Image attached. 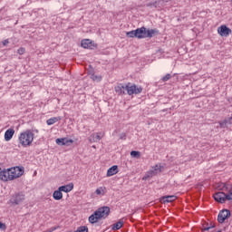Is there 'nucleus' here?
I'll list each match as a JSON object with an SVG mask.
<instances>
[{
  "label": "nucleus",
  "instance_id": "obj_8",
  "mask_svg": "<svg viewBox=\"0 0 232 232\" xmlns=\"http://www.w3.org/2000/svg\"><path fill=\"white\" fill-rule=\"evenodd\" d=\"M221 191H225L227 200H232V185L229 183H223Z\"/></svg>",
  "mask_w": 232,
  "mask_h": 232
},
{
  "label": "nucleus",
  "instance_id": "obj_12",
  "mask_svg": "<svg viewBox=\"0 0 232 232\" xmlns=\"http://www.w3.org/2000/svg\"><path fill=\"white\" fill-rule=\"evenodd\" d=\"M136 39H146V27L136 29Z\"/></svg>",
  "mask_w": 232,
  "mask_h": 232
},
{
  "label": "nucleus",
  "instance_id": "obj_11",
  "mask_svg": "<svg viewBox=\"0 0 232 232\" xmlns=\"http://www.w3.org/2000/svg\"><path fill=\"white\" fill-rule=\"evenodd\" d=\"M0 180H4L6 182L7 180H10V172L9 169H0Z\"/></svg>",
  "mask_w": 232,
  "mask_h": 232
},
{
  "label": "nucleus",
  "instance_id": "obj_3",
  "mask_svg": "<svg viewBox=\"0 0 232 232\" xmlns=\"http://www.w3.org/2000/svg\"><path fill=\"white\" fill-rule=\"evenodd\" d=\"M24 173V169L19 167L11 168L9 169V180L19 179V177H23Z\"/></svg>",
  "mask_w": 232,
  "mask_h": 232
},
{
  "label": "nucleus",
  "instance_id": "obj_34",
  "mask_svg": "<svg viewBox=\"0 0 232 232\" xmlns=\"http://www.w3.org/2000/svg\"><path fill=\"white\" fill-rule=\"evenodd\" d=\"M58 228H59V227H53L49 228V229L47 230V232H53V231H55V230L58 229Z\"/></svg>",
  "mask_w": 232,
  "mask_h": 232
},
{
  "label": "nucleus",
  "instance_id": "obj_31",
  "mask_svg": "<svg viewBox=\"0 0 232 232\" xmlns=\"http://www.w3.org/2000/svg\"><path fill=\"white\" fill-rule=\"evenodd\" d=\"M91 79H92V81H98V82H100V81H102V77L97 76V75H95V74H92Z\"/></svg>",
  "mask_w": 232,
  "mask_h": 232
},
{
  "label": "nucleus",
  "instance_id": "obj_36",
  "mask_svg": "<svg viewBox=\"0 0 232 232\" xmlns=\"http://www.w3.org/2000/svg\"><path fill=\"white\" fill-rule=\"evenodd\" d=\"M154 8H160V5H159V1L154 2Z\"/></svg>",
  "mask_w": 232,
  "mask_h": 232
},
{
  "label": "nucleus",
  "instance_id": "obj_28",
  "mask_svg": "<svg viewBox=\"0 0 232 232\" xmlns=\"http://www.w3.org/2000/svg\"><path fill=\"white\" fill-rule=\"evenodd\" d=\"M74 232H88V227L81 226Z\"/></svg>",
  "mask_w": 232,
  "mask_h": 232
},
{
  "label": "nucleus",
  "instance_id": "obj_7",
  "mask_svg": "<svg viewBox=\"0 0 232 232\" xmlns=\"http://www.w3.org/2000/svg\"><path fill=\"white\" fill-rule=\"evenodd\" d=\"M218 34H219L221 37H229L232 34V30L226 24H223L218 28Z\"/></svg>",
  "mask_w": 232,
  "mask_h": 232
},
{
  "label": "nucleus",
  "instance_id": "obj_9",
  "mask_svg": "<svg viewBox=\"0 0 232 232\" xmlns=\"http://www.w3.org/2000/svg\"><path fill=\"white\" fill-rule=\"evenodd\" d=\"M24 200V196L22 193L15 194L12 196L10 202L11 204H14V206H19Z\"/></svg>",
  "mask_w": 232,
  "mask_h": 232
},
{
  "label": "nucleus",
  "instance_id": "obj_16",
  "mask_svg": "<svg viewBox=\"0 0 232 232\" xmlns=\"http://www.w3.org/2000/svg\"><path fill=\"white\" fill-rule=\"evenodd\" d=\"M68 142H71L72 144L73 142V140H68L66 138L56 139V144H58V146H66Z\"/></svg>",
  "mask_w": 232,
  "mask_h": 232
},
{
  "label": "nucleus",
  "instance_id": "obj_26",
  "mask_svg": "<svg viewBox=\"0 0 232 232\" xmlns=\"http://www.w3.org/2000/svg\"><path fill=\"white\" fill-rule=\"evenodd\" d=\"M126 37H130V38L137 37V31L132 30V31L127 32Z\"/></svg>",
  "mask_w": 232,
  "mask_h": 232
},
{
  "label": "nucleus",
  "instance_id": "obj_35",
  "mask_svg": "<svg viewBox=\"0 0 232 232\" xmlns=\"http://www.w3.org/2000/svg\"><path fill=\"white\" fill-rule=\"evenodd\" d=\"M95 193H96V195H102V190L101 188H97L95 190Z\"/></svg>",
  "mask_w": 232,
  "mask_h": 232
},
{
  "label": "nucleus",
  "instance_id": "obj_40",
  "mask_svg": "<svg viewBox=\"0 0 232 232\" xmlns=\"http://www.w3.org/2000/svg\"><path fill=\"white\" fill-rule=\"evenodd\" d=\"M120 139H126V134H121Z\"/></svg>",
  "mask_w": 232,
  "mask_h": 232
},
{
  "label": "nucleus",
  "instance_id": "obj_20",
  "mask_svg": "<svg viewBox=\"0 0 232 232\" xmlns=\"http://www.w3.org/2000/svg\"><path fill=\"white\" fill-rule=\"evenodd\" d=\"M177 200V196H164L162 198V203L163 204H166V203H169V202H173Z\"/></svg>",
  "mask_w": 232,
  "mask_h": 232
},
{
  "label": "nucleus",
  "instance_id": "obj_22",
  "mask_svg": "<svg viewBox=\"0 0 232 232\" xmlns=\"http://www.w3.org/2000/svg\"><path fill=\"white\" fill-rule=\"evenodd\" d=\"M53 198H54V200H61L63 198V192L60 188L53 193Z\"/></svg>",
  "mask_w": 232,
  "mask_h": 232
},
{
  "label": "nucleus",
  "instance_id": "obj_37",
  "mask_svg": "<svg viewBox=\"0 0 232 232\" xmlns=\"http://www.w3.org/2000/svg\"><path fill=\"white\" fill-rule=\"evenodd\" d=\"M5 225L0 222V229H5Z\"/></svg>",
  "mask_w": 232,
  "mask_h": 232
},
{
  "label": "nucleus",
  "instance_id": "obj_18",
  "mask_svg": "<svg viewBox=\"0 0 232 232\" xmlns=\"http://www.w3.org/2000/svg\"><path fill=\"white\" fill-rule=\"evenodd\" d=\"M115 92L118 93V95H124L126 93V86L121 83L115 87Z\"/></svg>",
  "mask_w": 232,
  "mask_h": 232
},
{
  "label": "nucleus",
  "instance_id": "obj_5",
  "mask_svg": "<svg viewBox=\"0 0 232 232\" xmlns=\"http://www.w3.org/2000/svg\"><path fill=\"white\" fill-rule=\"evenodd\" d=\"M160 171H161L160 166L156 165L152 167L149 171H147L145 176L142 178V180H148L149 179H153V177H155V175H157L158 173H160Z\"/></svg>",
  "mask_w": 232,
  "mask_h": 232
},
{
  "label": "nucleus",
  "instance_id": "obj_19",
  "mask_svg": "<svg viewBox=\"0 0 232 232\" xmlns=\"http://www.w3.org/2000/svg\"><path fill=\"white\" fill-rule=\"evenodd\" d=\"M122 226H124V219H120L117 223L111 226V229L112 231H119Z\"/></svg>",
  "mask_w": 232,
  "mask_h": 232
},
{
  "label": "nucleus",
  "instance_id": "obj_4",
  "mask_svg": "<svg viewBox=\"0 0 232 232\" xmlns=\"http://www.w3.org/2000/svg\"><path fill=\"white\" fill-rule=\"evenodd\" d=\"M125 88L128 95H139V93L142 92V87H137V85L135 84L131 85V83L130 82L127 85H125Z\"/></svg>",
  "mask_w": 232,
  "mask_h": 232
},
{
  "label": "nucleus",
  "instance_id": "obj_2",
  "mask_svg": "<svg viewBox=\"0 0 232 232\" xmlns=\"http://www.w3.org/2000/svg\"><path fill=\"white\" fill-rule=\"evenodd\" d=\"M110 215V207L99 208L92 215L89 217L91 224H97L101 218H108Z\"/></svg>",
  "mask_w": 232,
  "mask_h": 232
},
{
  "label": "nucleus",
  "instance_id": "obj_41",
  "mask_svg": "<svg viewBox=\"0 0 232 232\" xmlns=\"http://www.w3.org/2000/svg\"><path fill=\"white\" fill-rule=\"evenodd\" d=\"M217 232H222V230H218V231H217Z\"/></svg>",
  "mask_w": 232,
  "mask_h": 232
},
{
  "label": "nucleus",
  "instance_id": "obj_6",
  "mask_svg": "<svg viewBox=\"0 0 232 232\" xmlns=\"http://www.w3.org/2000/svg\"><path fill=\"white\" fill-rule=\"evenodd\" d=\"M229 217H231V211L228 209H223L218 216V222H219V224H224V222H226L227 218H229Z\"/></svg>",
  "mask_w": 232,
  "mask_h": 232
},
{
  "label": "nucleus",
  "instance_id": "obj_25",
  "mask_svg": "<svg viewBox=\"0 0 232 232\" xmlns=\"http://www.w3.org/2000/svg\"><path fill=\"white\" fill-rule=\"evenodd\" d=\"M81 44L82 48H92V41L89 39L82 40Z\"/></svg>",
  "mask_w": 232,
  "mask_h": 232
},
{
  "label": "nucleus",
  "instance_id": "obj_21",
  "mask_svg": "<svg viewBox=\"0 0 232 232\" xmlns=\"http://www.w3.org/2000/svg\"><path fill=\"white\" fill-rule=\"evenodd\" d=\"M232 124V117L224 120L223 121L219 122L220 128H227V126Z\"/></svg>",
  "mask_w": 232,
  "mask_h": 232
},
{
  "label": "nucleus",
  "instance_id": "obj_13",
  "mask_svg": "<svg viewBox=\"0 0 232 232\" xmlns=\"http://www.w3.org/2000/svg\"><path fill=\"white\" fill-rule=\"evenodd\" d=\"M102 137H104V133L102 132H99V133H93L89 137V140L90 142H99V140H101V139H102Z\"/></svg>",
  "mask_w": 232,
  "mask_h": 232
},
{
  "label": "nucleus",
  "instance_id": "obj_27",
  "mask_svg": "<svg viewBox=\"0 0 232 232\" xmlns=\"http://www.w3.org/2000/svg\"><path fill=\"white\" fill-rule=\"evenodd\" d=\"M130 156L133 157L134 159H140V152L137 150H132L130 152Z\"/></svg>",
  "mask_w": 232,
  "mask_h": 232
},
{
  "label": "nucleus",
  "instance_id": "obj_30",
  "mask_svg": "<svg viewBox=\"0 0 232 232\" xmlns=\"http://www.w3.org/2000/svg\"><path fill=\"white\" fill-rule=\"evenodd\" d=\"M170 79H171V74L167 73L165 76L162 77L161 81H163V82H166L167 81H169Z\"/></svg>",
  "mask_w": 232,
  "mask_h": 232
},
{
  "label": "nucleus",
  "instance_id": "obj_39",
  "mask_svg": "<svg viewBox=\"0 0 232 232\" xmlns=\"http://www.w3.org/2000/svg\"><path fill=\"white\" fill-rule=\"evenodd\" d=\"M211 227H205V228H204V231H209V229H211Z\"/></svg>",
  "mask_w": 232,
  "mask_h": 232
},
{
  "label": "nucleus",
  "instance_id": "obj_33",
  "mask_svg": "<svg viewBox=\"0 0 232 232\" xmlns=\"http://www.w3.org/2000/svg\"><path fill=\"white\" fill-rule=\"evenodd\" d=\"M146 6H148L149 8H155V2H150L146 4Z\"/></svg>",
  "mask_w": 232,
  "mask_h": 232
},
{
  "label": "nucleus",
  "instance_id": "obj_15",
  "mask_svg": "<svg viewBox=\"0 0 232 232\" xmlns=\"http://www.w3.org/2000/svg\"><path fill=\"white\" fill-rule=\"evenodd\" d=\"M58 189H60V191H63V193H70V191H72V189H73V183H69L67 185H63L58 188Z\"/></svg>",
  "mask_w": 232,
  "mask_h": 232
},
{
  "label": "nucleus",
  "instance_id": "obj_14",
  "mask_svg": "<svg viewBox=\"0 0 232 232\" xmlns=\"http://www.w3.org/2000/svg\"><path fill=\"white\" fill-rule=\"evenodd\" d=\"M119 173V167L117 165H113L107 170V177H113V175H117Z\"/></svg>",
  "mask_w": 232,
  "mask_h": 232
},
{
  "label": "nucleus",
  "instance_id": "obj_24",
  "mask_svg": "<svg viewBox=\"0 0 232 232\" xmlns=\"http://www.w3.org/2000/svg\"><path fill=\"white\" fill-rule=\"evenodd\" d=\"M155 34H157V30L155 29H149L145 31V35L146 38L151 39V37H153V35H155Z\"/></svg>",
  "mask_w": 232,
  "mask_h": 232
},
{
  "label": "nucleus",
  "instance_id": "obj_29",
  "mask_svg": "<svg viewBox=\"0 0 232 232\" xmlns=\"http://www.w3.org/2000/svg\"><path fill=\"white\" fill-rule=\"evenodd\" d=\"M170 0H158V5H160V8H162L166 5V3H169Z\"/></svg>",
  "mask_w": 232,
  "mask_h": 232
},
{
  "label": "nucleus",
  "instance_id": "obj_32",
  "mask_svg": "<svg viewBox=\"0 0 232 232\" xmlns=\"http://www.w3.org/2000/svg\"><path fill=\"white\" fill-rule=\"evenodd\" d=\"M26 52V49H24V47H20L18 50H17V53L19 55H24V53Z\"/></svg>",
  "mask_w": 232,
  "mask_h": 232
},
{
  "label": "nucleus",
  "instance_id": "obj_23",
  "mask_svg": "<svg viewBox=\"0 0 232 232\" xmlns=\"http://www.w3.org/2000/svg\"><path fill=\"white\" fill-rule=\"evenodd\" d=\"M61 117L60 116H58V117H53V118H51V119H49V120H47L46 121V124L48 125V126H52L53 124H55V122H59V121H61Z\"/></svg>",
  "mask_w": 232,
  "mask_h": 232
},
{
  "label": "nucleus",
  "instance_id": "obj_10",
  "mask_svg": "<svg viewBox=\"0 0 232 232\" xmlns=\"http://www.w3.org/2000/svg\"><path fill=\"white\" fill-rule=\"evenodd\" d=\"M213 197L216 202H219V204H224L227 200L225 191L217 192Z\"/></svg>",
  "mask_w": 232,
  "mask_h": 232
},
{
  "label": "nucleus",
  "instance_id": "obj_17",
  "mask_svg": "<svg viewBox=\"0 0 232 232\" xmlns=\"http://www.w3.org/2000/svg\"><path fill=\"white\" fill-rule=\"evenodd\" d=\"M15 133V130L14 129H8L5 132V140H12V138L14 137V134Z\"/></svg>",
  "mask_w": 232,
  "mask_h": 232
},
{
  "label": "nucleus",
  "instance_id": "obj_38",
  "mask_svg": "<svg viewBox=\"0 0 232 232\" xmlns=\"http://www.w3.org/2000/svg\"><path fill=\"white\" fill-rule=\"evenodd\" d=\"M8 43H9V42H8V40H7V39H6V40H4V41H3V44H4V46H6V44H8Z\"/></svg>",
  "mask_w": 232,
  "mask_h": 232
},
{
  "label": "nucleus",
  "instance_id": "obj_1",
  "mask_svg": "<svg viewBox=\"0 0 232 232\" xmlns=\"http://www.w3.org/2000/svg\"><path fill=\"white\" fill-rule=\"evenodd\" d=\"M34 137L35 134L34 133V130H26L20 133L18 142L23 148H28V146H32Z\"/></svg>",
  "mask_w": 232,
  "mask_h": 232
}]
</instances>
